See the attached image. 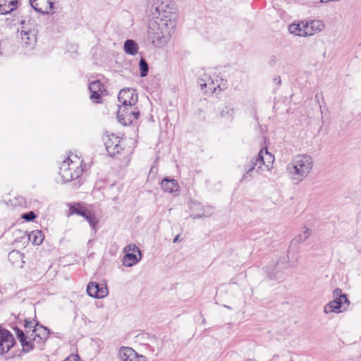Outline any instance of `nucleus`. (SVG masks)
Listing matches in <instances>:
<instances>
[{
	"instance_id": "obj_38",
	"label": "nucleus",
	"mask_w": 361,
	"mask_h": 361,
	"mask_svg": "<svg viewBox=\"0 0 361 361\" xmlns=\"http://www.w3.org/2000/svg\"><path fill=\"white\" fill-rule=\"evenodd\" d=\"M130 114H131V118H133V120L137 119L138 116L140 115L139 111L137 110L136 108L134 107V106H133L132 108H130Z\"/></svg>"
},
{
	"instance_id": "obj_32",
	"label": "nucleus",
	"mask_w": 361,
	"mask_h": 361,
	"mask_svg": "<svg viewBox=\"0 0 361 361\" xmlns=\"http://www.w3.org/2000/svg\"><path fill=\"white\" fill-rule=\"evenodd\" d=\"M207 83H206V87H207L212 93H217L216 79L212 78L209 75L207 76Z\"/></svg>"
},
{
	"instance_id": "obj_2",
	"label": "nucleus",
	"mask_w": 361,
	"mask_h": 361,
	"mask_svg": "<svg viewBox=\"0 0 361 361\" xmlns=\"http://www.w3.org/2000/svg\"><path fill=\"white\" fill-rule=\"evenodd\" d=\"M174 27L161 20H152L149 23L147 39L155 47H164L171 39Z\"/></svg>"
},
{
	"instance_id": "obj_28",
	"label": "nucleus",
	"mask_w": 361,
	"mask_h": 361,
	"mask_svg": "<svg viewBox=\"0 0 361 361\" xmlns=\"http://www.w3.org/2000/svg\"><path fill=\"white\" fill-rule=\"evenodd\" d=\"M140 75L141 77H145L148 74L149 66L148 63L143 58H141L139 63Z\"/></svg>"
},
{
	"instance_id": "obj_19",
	"label": "nucleus",
	"mask_w": 361,
	"mask_h": 361,
	"mask_svg": "<svg viewBox=\"0 0 361 361\" xmlns=\"http://www.w3.org/2000/svg\"><path fill=\"white\" fill-rule=\"evenodd\" d=\"M18 0H0V14L10 13L17 8Z\"/></svg>"
},
{
	"instance_id": "obj_21",
	"label": "nucleus",
	"mask_w": 361,
	"mask_h": 361,
	"mask_svg": "<svg viewBox=\"0 0 361 361\" xmlns=\"http://www.w3.org/2000/svg\"><path fill=\"white\" fill-rule=\"evenodd\" d=\"M290 33L299 37H307L305 22L293 23L288 26Z\"/></svg>"
},
{
	"instance_id": "obj_3",
	"label": "nucleus",
	"mask_w": 361,
	"mask_h": 361,
	"mask_svg": "<svg viewBox=\"0 0 361 361\" xmlns=\"http://www.w3.org/2000/svg\"><path fill=\"white\" fill-rule=\"evenodd\" d=\"M16 334L20 342L23 350L28 353L35 348V343L40 344L44 342L49 335V330L39 324H35L30 336H25L24 332L18 327L14 328Z\"/></svg>"
},
{
	"instance_id": "obj_40",
	"label": "nucleus",
	"mask_w": 361,
	"mask_h": 361,
	"mask_svg": "<svg viewBox=\"0 0 361 361\" xmlns=\"http://www.w3.org/2000/svg\"><path fill=\"white\" fill-rule=\"evenodd\" d=\"M179 238H180V235H177L174 238H173V242L174 243H177L179 241Z\"/></svg>"
},
{
	"instance_id": "obj_1",
	"label": "nucleus",
	"mask_w": 361,
	"mask_h": 361,
	"mask_svg": "<svg viewBox=\"0 0 361 361\" xmlns=\"http://www.w3.org/2000/svg\"><path fill=\"white\" fill-rule=\"evenodd\" d=\"M313 166L314 161L310 155L298 154L287 164L286 171L292 181L298 184L308 176Z\"/></svg>"
},
{
	"instance_id": "obj_14",
	"label": "nucleus",
	"mask_w": 361,
	"mask_h": 361,
	"mask_svg": "<svg viewBox=\"0 0 361 361\" xmlns=\"http://www.w3.org/2000/svg\"><path fill=\"white\" fill-rule=\"evenodd\" d=\"M70 212L72 214H76L83 216L88 221L92 228L94 230V232L96 231L95 227L98 224V220L96 219L94 214H91L86 209H80L75 206H71Z\"/></svg>"
},
{
	"instance_id": "obj_27",
	"label": "nucleus",
	"mask_w": 361,
	"mask_h": 361,
	"mask_svg": "<svg viewBox=\"0 0 361 361\" xmlns=\"http://www.w3.org/2000/svg\"><path fill=\"white\" fill-rule=\"evenodd\" d=\"M202 212H198L195 214V219L207 217L212 215L214 212V208L211 206L204 207L202 205Z\"/></svg>"
},
{
	"instance_id": "obj_35",
	"label": "nucleus",
	"mask_w": 361,
	"mask_h": 361,
	"mask_svg": "<svg viewBox=\"0 0 361 361\" xmlns=\"http://www.w3.org/2000/svg\"><path fill=\"white\" fill-rule=\"evenodd\" d=\"M36 214L34 212H29L22 215V218L27 221H33L36 218Z\"/></svg>"
},
{
	"instance_id": "obj_8",
	"label": "nucleus",
	"mask_w": 361,
	"mask_h": 361,
	"mask_svg": "<svg viewBox=\"0 0 361 361\" xmlns=\"http://www.w3.org/2000/svg\"><path fill=\"white\" fill-rule=\"evenodd\" d=\"M118 99L122 106H133L137 102L138 97L135 90L126 87L119 92Z\"/></svg>"
},
{
	"instance_id": "obj_31",
	"label": "nucleus",
	"mask_w": 361,
	"mask_h": 361,
	"mask_svg": "<svg viewBox=\"0 0 361 361\" xmlns=\"http://www.w3.org/2000/svg\"><path fill=\"white\" fill-rule=\"evenodd\" d=\"M216 88H217V93L219 94L221 92L225 90L227 88V80H224L221 78H216Z\"/></svg>"
},
{
	"instance_id": "obj_20",
	"label": "nucleus",
	"mask_w": 361,
	"mask_h": 361,
	"mask_svg": "<svg viewBox=\"0 0 361 361\" xmlns=\"http://www.w3.org/2000/svg\"><path fill=\"white\" fill-rule=\"evenodd\" d=\"M161 188L167 192L172 193L178 190L179 185L175 179L165 178L161 183Z\"/></svg>"
},
{
	"instance_id": "obj_26",
	"label": "nucleus",
	"mask_w": 361,
	"mask_h": 361,
	"mask_svg": "<svg viewBox=\"0 0 361 361\" xmlns=\"http://www.w3.org/2000/svg\"><path fill=\"white\" fill-rule=\"evenodd\" d=\"M312 235V231L310 228L304 226L302 228V231L299 233L294 239L293 242L301 243L305 242Z\"/></svg>"
},
{
	"instance_id": "obj_43",
	"label": "nucleus",
	"mask_w": 361,
	"mask_h": 361,
	"mask_svg": "<svg viewBox=\"0 0 361 361\" xmlns=\"http://www.w3.org/2000/svg\"><path fill=\"white\" fill-rule=\"evenodd\" d=\"M276 357H278L277 355H274L273 358H276Z\"/></svg>"
},
{
	"instance_id": "obj_10",
	"label": "nucleus",
	"mask_w": 361,
	"mask_h": 361,
	"mask_svg": "<svg viewBox=\"0 0 361 361\" xmlns=\"http://www.w3.org/2000/svg\"><path fill=\"white\" fill-rule=\"evenodd\" d=\"M106 149L110 156H114L116 154L120 152L122 149L119 145L120 140L118 137L111 134V135H106L103 137Z\"/></svg>"
},
{
	"instance_id": "obj_33",
	"label": "nucleus",
	"mask_w": 361,
	"mask_h": 361,
	"mask_svg": "<svg viewBox=\"0 0 361 361\" xmlns=\"http://www.w3.org/2000/svg\"><path fill=\"white\" fill-rule=\"evenodd\" d=\"M123 251L126 253H134V254L137 253V255L142 254L139 247L134 244H130V245H127L124 248Z\"/></svg>"
},
{
	"instance_id": "obj_24",
	"label": "nucleus",
	"mask_w": 361,
	"mask_h": 361,
	"mask_svg": "<svg viewBox=\"0 0 361 361\" xmlns=\"http://www.w3.org/2000/svg\"><path fill=\"white\" fill-rule=\"evenodd\" d=\"M124 51L131 56H135L138 51V44L133 39H127L123 44Z\"/></svg>"
},
{
	"instance_id": "obj_13",
	"label": "nucleus",
	"mask_w": 361,
	"mask_h": 361,
	"mask_svg": "<svg viewBox=\"0 0 361 361\" xmlns=\"http://www.w3.org/2000/svg\"><path fill=\"white\" fill-rule=\"evenodd\" d=\"M350 302H344L342 300L334 299L324 307V312L325 314L342 312L348 308Z\"/></svg>"
},
{
	"instance_id": "obj_18",
	"label": "nucleus",
	"mask_w": 361,
	"mask_h": 361,
	"mask_svg": "<svg viewBox=\"0 0 361 361\" xmlns=\"http://www.w3.org/2000/svg\"><path fill=\"white\" fill-rule=\"evenodd\" d=\"M218 112L221 118L231 122L234 118L235 110L232 104H226L223 107L219 108Z\"/></svg>"
},
{
	"instance_id": "obj_37",
	"label": "nucleus",
	"mask_w": 361,
	"mask_h": 361,
	"mask_svg": "<svg viewBox=\"0 0 361 361\" xmlns=\"http://www.w3.org/2000/svg\"><path fill=\"white\" fill-rule=\"evenodd\" d=\"M207 76H209V75L207 74H204L203 75V77L198 78V80H197V83L200 85V86L201 87L202 89H203L204 87H206V85H207L206 83H207Z\"/></svg>"
},
{
	"instance_id": "obj_6",
	"label": "nucleus",
	"mask_w": 361,
	"mask_h": 361,
	"mask_svg": "<svg viewBox=\"0 0 361 361\" xmlns=\"http://www.w3.org/2000/svg\"><path fill=\"white\" fill-rule=\"evenodd\" d=\"M82 160L76 155L71 154L64 160L59 168V175L63 183L70 182L79 178L83 172Z\"/></svg>"
},
{
	"instance_id": "obj_39",
	"label": "nucleus",
	"mask_w": 361,
	"mask_h": 361,
	"mask_svg": "<svg viewBox=\"0 0 361 361\" xmlns=\"http://www.w3.org/2000/svg\"><path fill=\"white\" fill-rule=\"evenodd\" d=\"M102 290H107L106 288L99 287V285L98 284V293L100 294V292Z\"/></svg>"
},
{
	"instance_id": "obj_36",
	"label": "nucleus",
	"mask_w": 361,
	"mask_h": 361,
	"mask_svg": "<svg viewBox=\"0 0 361 361\" xmlns=\"http://www.w3.org/2000/svg\"><path fill=\"white\" fill-rule=\"evenodd\" d=\"M21 258V254L18 252L13 250L8 253V259L9 260L12 259H18Z\"/></svg>"
},
{
	"instance_id": "obj_9",
	"label": "nucleus",
	"mask_w": 361,
	"mask_h": 361,
	"mask_svg": "<svg viewBox=\"0 0 361 361\" xmlns=\"http://www.w3.org/2000/svg\"><path fill=\"white\" fill-rule=\"evenodd\" d=\"M120 361H147L146 357L137 354L132 348L121 347L118 351Z\"/></svg>"
},
{
	"instance_id": "obj_5",
	"label": "nucleus",
	"mask_w": 361,
	"mask_h": 361,
	"mask_svg": "<svg viewBox=\"0 0 361 361\" xmlns=\"http://www.w3.org/2000/svg\"><path fill=\"white\" fill-rule=\"evenodd\" d=\"M176 6L175 3L165 1L156 3L152 6L149 13L153 20H161L164 23H171L172 27L176 26Z\"/></svg>"
},
{
	"instance_id": "obj_30",
	"label": "nucleus",
	"mask_w": 361,
	"mask_h": 361,
	"mask_svg": "<svg viewBox=\"0 0 361 361\" xmlns=\"http://www.w3.org/2000/svg\"><path fill=\"white\" fill-rule=\"evenodd\" d=\"M333 295L334 299L337 300H342L344 302H349L346 295L342 293V290L341 288H336L333 292Z\"/></svg>"
},
{
	"instance_id": "obj_4",
	"label": "nucleus",
	"mask_w": 361,
	"mask_h": 361,
	"mask_svg": "<svg viewBox=\"0 0 361 361\" xmlns=\"http://www.w3.org/2000/svg\"><path fill=\"white\" fill-rule=\"evenodd\" d=\"M274 156L270 153L267 148L260 150L256 159H252L245 167V173L243 176L242 180L247 179L249 176L255 177V173H262L264 171H269L272 168L274 161Z\"/></svg>"
},
{
	"instance_id": "obj_16",
	"label": "nucleus",
	"mask_w": 361,
	"mask_h": 361,
	"mask_svg": "<svg viewBox=\"0 0 361 361\" xmlns=\"http://www.w3.org/2000/svg\"><path fill=\"white\" fill-rule=\"evenodd\" d=\"M130 108H132V106H119L117 118L121 124L126 126L128 123L133 122V118H131Z\"/></svg>"
},
{
	"instance_id": "obj_17",
	"label": "nucleus",
	"mask_w": 361,
	"mask_h": 361,
	"mask_svg": "<svg viewBox=\"0 0 361 361\" xmlns=\"http://www.w3.org/2000/svg\"><path fill=\"white\" fill-rule=\"evenodd\" d=\"M306 34L307 36L314 35L316 32H321L324 28V24L322 20H311L305 22Z\"/></svg>"
},
{
	"instance_id": "obj_23",
	"label": "nucleus",
	"mask_w": 361,
	"mask_h": 361,
	"mask_svg": "<svg viewBox=\"0 0 361 361\" xmlns=\"http://www.w3.org/2000/svg\"><path fill=\"white\" fill-rule=\"evenodd\" d=\"M142 258V254L126 253L122 259L125 267H130L137 264Z\"/></svg>"
},
{
	"instance_id": "obj_34",
	"label": "nucleus",
	"mask_w": 361,
	"mask_h": 361,
	"mask_svg": "<svg viewBox=\"0 0 361 361\" xmlns=\"http://www.w3.org/2000/svg\"><path fill=\"white\" fill-rule=\"evenodd\" d=\"M25 336H30L32 330L34 329L35 326H33V322H28L27 320L25 321Z\"/></svg>"
},
{
	"instance_id": "obj_25",
	"label": "nucleus",
	"mask_w": 361,
	"mask_h": 361,
	"mask_svg": "<svg viewBox=\"0 0 361 361\" xmlns=\"http://www.w3.org/2000/svg\"><path fill=\"white\" fill-rule=\"evenodd\" d=\"M44 235L42 231L35 230L28 235V239L35 245H39L42 243Z\"/></svg>"
},
{
	"instance_id": "obj_44",
	"label": "nucleus",
	"mask_w": 361,
	"mask_h": 361,
	"mask_svg": "<svg viewBox=\"0 0 361 361\" xmlns=\"http://www.w3.org/2000/svg\"><path fill=\"white\" fill-rule=\"evenodd\" d=\"M225 307H226L228 309H231V307L229 306H227V305H225Z\"/></svg>"
},
{
	"instance_id": "obj_7",
	"label": "nucleus",
	"mask_w": 361,
	"mask_h": 361,
	"mask_svg": "<svg viewBox=\"0 0 361 361\" xmlns=\"http://www.w3.org/2000/svg\"><path fill=\"white\" fill-rule=\"evenodd\" d=\"M18 32L23 47L32 49L37 43V30L35 25L32 23L23 21Z\"/></svg>"
},
{
	"instance_id": "obj_15",
	"label": "nucleus",
	"mask_w": 361,
	"mask_h": 361,
	"mask_svg": "<svg viewBox=\"0 0 361 361\" xmlns=\"http://www.w3.org/2000/svg\"><path fill=\"white\" fill-rule=\"evenodd\" d=\"M89 90L91 99L96 103L99 102V99L105 92L104 85L99 80H95L90 83Z\"/></svg>"
},
{
	"instance_id": "obj_41",
	"label": "nucleus",
	"mask_w": 361,
	"mask_h": 361,
	"mask_svg": "<svg viewBox=\"0 0 361 361\" xmlns=\"http://www.w3.org/2000/svg\"><path fill=\"white\" fill-rule=\"evenodd\" d=\"M357 221L361 223V212L358 214Z\"/></svg>"
},
{
	"instance_id": "obj_22",
	"label": "nucleus",
	"mask_w": 361,
	"mask_h": 361,
	"mask_svg": "<svg viewBox=\"0 0 361 361\" xmlns=\"http://www.w3.org/2000/svg\"><path fill=\"white\" fill-rule=\"evenodd\" d=\"M87 294L95 298H102L107 294V290H102L100 294L98 293V283L96 282H90L87 287Z\"/></svg>"
},
{
	"instance_id": "obj_11",
	"label": "nucleus",
	"mask_w": 361,
	"mask_h": 361,
	"mask_svg": "<svg viewBox=\"0 0 361 361\" xmlns=\"http://www.w3.org/2000/svg\"><path fill=\"white\" fill-rule=\"evenodd\" d=\"M14 344L12 334L7 330L0 328V355L8 352Z\"/></svg>"
},
{
	"instance_id": "obj_29",
	"label": "nucleus",
	"mask_w": 361,
	"mask_h": 361,
	"mask_svg": "<svg viewBox=\"0 0 361 361\" xmlns=\"http://www.w3.org/2000/svg\"><path fill=\"white\" fill-rule=\"evenodd\" d=\"M190 207L192 212L190 216H192L193 219H195V216L197 213L202 212V204L200 202H191Z\"/></svg>"
},
{
	"instance_id": "obj_12",
	"label": "nucleus",
	"mask_w": 361,
	"mask_h": 361,
	"mask_svg": "<svg viewBox=\"0 0 361 361\" xmlns=\"http://www.w3.org/2000/svg\"><path fill=\"white\" fill-rule=\"evenodd\" d=\"M32 7L39 13L49 14L54 8V0H30Z\"/></svg>"
},
{
	"instance_id": "obj_42",
	"label": "nucleus",
	"mask_w": 361,
	"mask_h": 361,
	"mask_svg": "<svg viewBox=\"0 0 361 361\" xmlns=\"http://www.w3.org/2000/svg\"><path fill=\"white\" fill-rule=\"evenodd\" d=\"M274 80H275V82H277V83H279V84L281 82V79L279 77L278 78H275Z\"/></svg>"
}]
</instances>
